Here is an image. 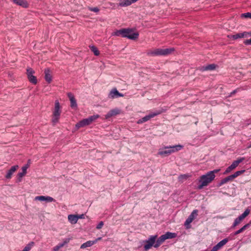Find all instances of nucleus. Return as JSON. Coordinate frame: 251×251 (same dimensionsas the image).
<instances>
[{"label":"nucleus","mask_w":251,"mask_h":251,"mask_svg":"<svg viewBox=\"0 0 251 251\" xmlns=\"http://www.w3.org/2000/svg\"><path fill=\"white\" fill-rule=\"evenodd\" d=\"M67 96L70 99L71 104L70 106L72 108H76L77 107V104L76 102V100L73 95L71 93H68L67 94Z\"/></svg>","instance_id":"nucleus-13"},{"label":"nucleus","mask_w":251,"mask_h":251,"mask_svg":"<svg viewBox=\"0 0 251 251\" xmlns=\"http://www.w3.org/2000/svg\"><path fill=\"white\" fill-rule=\"evenodd\" d=\"M174 50V48L157 49L154 50L150 51L148 54L151 56L167 55L171 53Z\"/></svg>","instance_id":"nucleus-4"},{"label":"nucleus","mask_w":251,"mask_h":251,"mask_svg":"<svg viewBox=\"0 0 251 251\" xmlns=\"http://www.w3.org/2000/svg\"><path fill=\"white\" fill-rule=\"evenodd\" d=\"M197 210H194L193 212L191 213V214L188 217V218L185 221L184 226H186L187 228H190V225L197 215Z\"/></svg>","instance_id":"nucleus-9"},{"label":"nucleus","mask_w":251,"mask_h":251,"mask_svg":"<svg viewBox=\"0 0 251 251\" xmlns=\"http://www.w3.org/2000/svg\"><path fill=\"white\" fill-rule=\"evenodd\" d=\"M187 177V176L186 175H181L178 176L179 180H181L183 179H186Z\"/></svg>","instance_id":"nucleus-42"},{"label":"nucleus","mask_w":251,"mask_h":251,"mask_svg":"<svg viewBox=\"0 0 251 251\" xmlns=\"http://www.w3.org/2000/svg\"><path fill=\"white\" fill-rule=\"evenodd\" d=\"M17 177H18V178H17L18 182H21L22 180V178H20L18 176H17Z\"/></svg>","instance_id":"nucleus-47"},{"label":"nucleus","mask_w":251,"mask_h":251,"mask_svg":"<svg viewBox=\"0 0 251 251\" xmlns=\"http://www.w3.org/2000/svg\"><path fill=\"white\" fill-rule=\"evenodd\" d=\"M233 178L231 176V175H229L227 176V177L222 179L218 184V186L220 187L224 185V184L229 182V181H231L233 180Z\"/></svg>","instance_id":"nucleus-22"},{"label":"nucleus","mask_w":251,"mask_h":251,"mask_svg":"<svg viewBox=\"0 0 251 251\" xmlns=\"http://www.w3.org/2000/svg\"><path fill=\"white\" fill-rule=\"evenodd\" d=\"M29 163H30V160H28V163L25 165L22 168V172L19 173L17 175V176H19L20 178H22L26 174V171L27 169L28 168L29 166Z\"/></svg>","instance_id":"nucleus-15"},{"label":"nucleus","mask_w":251,"mask_h":251,"mask_svg":"<svg viewBox=\"0 0 251 251\" xmlns=\"http://www.w3.org/2000/svg\"><path fill=\"white\" fill-rule=\"evenodd\" d=\"M247 35H251V33L248 32H244L243 33H239L233 35V38L234 39H237L238 38H243L245 36H247Z\"/></svg>","instance_id":"nucleus-26"},{"label":"nucleus","mask_w":251,"mask_h":251,"mask_svg":"<svg viewBox=\"0 0 251 251\" xmlns=\"http://www.w3.org/2000/svg\"><path fill=\"white\" fill-rule=\"evenodd\" d=\"M88 126L85 119H82V120L79 121L76 125L75 127L77 129H78L80 127L85 126Z\"/></svg>","instance_id":"nucleus-31"},{"label":"nucleus","mask_w":251,"mask_h":251,"mask_svg":"<svg viewBox=\"0 0 251 251\" xmlns=\"http://www.w3.org/2000/svg\"><path fill=\"white\" fill-rule=\"evenodd\" d=\"M171 151L169 146H165L159 149L158 154L160 156H167L171 154Z\"/></svg>","instance_id":"nucleus-10"},{"label":"nucleus","mask_w":251,"mask_h":251,"mask_svg":"<svg viewBox=\"0 0 251 251\" xmlns=\"http://www.w3.org/2000/svg\"><path fill=\"white\" fill-rule=\"evenodd\" d=\"M164 241H165V239H164V238H163V236L162 235L161 236H160L157 239L156 241V240H155V243H154V247L155 248H157L158 247H159L163 243V242Z\"/></svg>","instance_id":"nucleus-28"},{"label":"nucleus","mask_w":251,"mask_h":251,"mask_svg":"<svg viewBox=\"0 0 251 251\" xmlns=\"http://www.w3.org/2000/svg\"><path fill=\"white\" fill-rule=\"evenodd\" d=\"M241 17L242 18H249L251 19V13L247 12L241 14Z\"/></svg>","instance_id":"nucleus-39"},{"label":"nucleus","mask_w":251,"mask_h":251,"mask_svg":"<svg viewBox=\"0 0 251 251\" xmlns=\"http://www.w3.org/2000/svg\"><path fill=\"white\" fill-rule=\"evenodd\" d=\"M123 96L124 95L119 93L116 88L112 89L108 94V98L110 99H114Z\"/></svg>","instance_id":"nucleus-11"},{"label":"nucleus","mask_w":251,"mask_h":251,"mask_svg":"<svg viewBox=\"0 0 251 251\" xmlns=\"http://www.w3.org/2000/svg\"><path fill=\"white\" fill-rule=\"evenodd\" d=\"M45 200V196H36L35 198V200H38L40 201H44Z\"/></svg>","instance_id":"nucleus-40"},{"label":"nucleus","mask_w":251,"mask_h":251,"mask_svg":"<svg viewBox=\"0 0 251 251\" xmlns=\"http://www.w3.org/2000/svg\"><path fill=\"white\" fill-rule=\"evenodd\" d=\"M103 226V222L101 221L100 222L97 226L96 228L98 229H100L102 226Z\"/></svg>","instance_id":"nucleus-43"},{"label":"nucleus","mask_w":251,"mask_h":251,"mask_svg":"<svg viewBox=\"0 0 251 251\" xmlns=\"http://www.w3.org/2000/svg\"><path fill=\"white\" fill-rule=\"evenodd\" d=\"M244 160V157L238 158L237 160L234 161L226 169L224 173V174L226 175L229 173L232 170L235 169L239 165V164L243 162Z\"/></svg>","instance_id":"nucleus-5"},{"label":"nucleus","mask_w":251,"mask_h":251,"mask_svg":"<svg viewBox=\"0 0 251 251\" xmlns=\"http://www.w3.org/2000/svg\"><path fill=\"white\" fill-rule=\"evenodd\" d=\"M68 219L71 224H75L77 222V215L70 214L68 216Z\"/></svg>","instance_id":"nucleus-25"},{"label":"nucleus","mask_w":251,"mask_h":251,"mask_svg":"<svg viewBox=\"0 0 251 251\" xmlns=\"http://www.w3.org/2000/svg\"><path fill=\"white\" fill-rule=\"evenodd\" d=\"M77 221L78 219H82L84 218V214L77 215Z\"/></svg>","instance_id":"nucleus-45"},{"label":"nucleus","mask_w":251,"mask_h":251,"mask_svg":"<svg viewBox=\"0 0 251 251\" xmlns=\"http://www.w3.org/2000/svg\"><path fill=\"white\" fill-rule=\"evenodd\" d=\"M101 239V237H99L93 241H88L83 244H82L80 246V249H85L87 247H90L96 244L99 240H100Z\"/></svg>","instance_id":"nucleus-12"},{"label":"nucleus","mask_w":251,"mask_h":251,"mask_svg":"<svg viewBox=\"0 0 251 251\" xmlns=\"http://www.w3.org/2000/svg\"><path fill=\"white\" fill-rule=\"evenodd\" d=\"M133 3L131 0H120L119 5L121 7L129 6Z\"/></svg>","instance_id":"nucleus-27"},{"label":"nucleus","mask_w":251,"mask_h":251,"mask_svg":"<svg viewBox=\"0 0 251 251\" xmlns=\"http://www.w3.org/2000/svg\"><path fill=\"white\" fill-rule=\"evenodd\" d=\"M250 212V209H246L241 215L235 219L231 227L233 228L238 225L241 221L249 214Z\"/></svg>","instance_id":"nucleus-7"},{"label":"nucleus","mask_w":251,"mask_h":251,"mask_svg":"<svg viewBox=\"0 0 251 251\" xmlns=\"http://www.w3.org/2000/svg\"><path fill=\"white\" fill-rule=\"evenodd\" d=\"M214 179V178L208 172L202 175L199 179L200 184L198 185V188L199 189H202L203 187L208 185Z\"/></svg>","instance_id":"nucleus-3"},{"label":"nucleus","mask_w":251,"mask_h":251,"mask_svg":"<svg viewBox=\"0 0 251 251\" xmlns=\"http://www.w3.org/2000/svg\"><path fill=\"white\" fill-rule=\"evenodd\" d=\"M26 72H27V77H28L29 76H30V75H33V74H34V70L30 68H27L26 69Z\"/></svg>","instance_id":"nucleus-36"},{"label":"nucleus","mask_w":251,"mask_h":251,"mask_svg":"<svg viewBox=\"0 0 251 251\" xmlns=\"http://www.w3.org/2000/svg\"><path fill=\"white\" fill-rule=\"evenodd\" d=\"M245 172V170L238 171L236 172L235 173H234L233 174L231 175V176H232L233 179H234V178L237 177L238 176H239L241 175V174H242L243 173H244Z\"/></svg>","instance_id":"nucleus-35"},{"label":"nucleus","mask_w":251,"mask_h":251,"mask_svg":"<svg viewBox=\"0 0 251 251\" xmlns=\"http://www.w3.org/2000/svg\"><path fill=\"white\" fill-rule=\"evenodd\" d=\"M210 251H217L216 250V248H214V247H213V248L212 249V250Z\"/></svg>","instance_id":"nucleus-48"},{"label":"nucleus","mask_w":251,"mask_h":251,"mask_svg":"<svg viewBox=\"0 0 251 251\" xmlns=\"http://www.w3.org/2000/svg\"><path fill=\"white\" fill-rule=\"evenodd\" d=\"M34 245V242H30L24 248L22 251H29L32 247Z\"/></svg>","instance_id":"nucleus-32"},{"label":"nucleus","mask_w":251,"mask_h":251,"mask_svg":"<svg viewBox=\"0 0 251 251\" xmlns=\"http://www.w3.org/2000/svg\"><path fill=\"white\" fill-rule=\"evenodd\" d=\"M100 117V115L98 114L93 115L87 118H85V120L87 125H90L91 123H92L96 120L98 119Z\"/></svg>","instance_id":"nucleus-17"},{"label":"nucleus","mask_w":251,"mask_h":251,"mask_svg":"<svg viewBox=\"0 0 251 251\" xmlns=\"http://www.w3.org/2000/svg\"><path fill=\"white\" fill-rule=\"evenodd\" d=\"M89 9L91 11H93V12H98L99 11V9L97 7H90L89 8Z\"/></svg>","instance_id":"nucleus-41"},{"label":"nucleus","mask_w":251,"mask_h":251,"mask_svg":"<svg viewBox=\"0 0 251 251\" xmlns=\"http://www.w3.org/2000/svg\"><path fill=\"white\" fill-rule=\"evenodd\" d=\"M171 153H174L182 150L183 146L181 145H176L175 146H169Z\"/></svg>","instance_id":"nucleus-21"},{"label":"nucleus","mask_w":251,"mask_h":251,"mask_svg":"<svg viewBox=\"0 0 251 251\" xmlns=\"http://www.w3.org/2000/svg\"><path fill=\"white\" fill-rule=\"evenodd\" d=\"M161 113L160 111H156L154 112H151L149 115L145 116L143 118L139 119L137 123L138 124H141L142 123H144L145 122H146L148 121H149L151 119L154 117L155 116L160 114Z\"/></svg>","instance_id":"nucleus-8"},{"label":"nucleus","mask_w":251,"mask_h":251,"mask_svg":"<svg viewBox=\"0 0 251 251\" xmlns=\"http://www.w3.org/2000/svg\"><path fill=\"white\" fill-rule=\"evenodd\" d=\"M45 79L48 83H50L52 80L50 70L48 68L45 70Z\"/></svg>","instance_id":"nucleus-19"},{"label":"nucleus","mask_w":251,"mask_h":251,"mask_svg":"<svg viewBox=\"0 0 251 251\" xmlns=\"http://www.w3.org/2000/svg\"><path fill=\"white\" fill-rule=\"evenodd\" d=\"M131 0L132 1L133 3H134V2H135L137 1H138V0Z\"/></svg>","instance_id":"nucleus-49"},{"label":"nucleus","mask_w":251,"mask_h":251,"mask_svg":"<svg viewBox=\"0 0 251 251\" xmlns=\"http://www.w3.org/2000/svg\"><path fill=\"white\" fill-rule=\"evenodd\" d=\"M244 43L246 45H251V38L249 39L246 40Z\"/></svg>","instance_id":"nucleus-44"},{"label":"nucleus","mask_w":251,"mask_h":251,"mask_svg":"<svg viewBox=\"0 0 251 251\" xmlns=\"http://www.w3.org/2000/svg\"><path fill=\"white\" fill-rule=\"evenodd\" d=\"M220 171V169H215L212 171L208 172V173L215 178V174L218 173Z\"/></svg>","instance_id":"nucleus-37"},{"label":"nucleus","mask_w":251,"mask_h":251,"mask_svg":"<svg viewBox=\"0 0 251 251\" xmlns=\"http://www.w3.org/2000/svg\"><path fill=\"white\" fill-rule=\"evenodd\" d=\"M89 48L96 56H98L100 54L99 51L95 46H90Z\"/></svg>","instance_id":"nucleus-33"},{"label":"nucleus","mask_w":251,"mask_h":251,"mask_svg":"<svg viewBox=\"0 0 251 251\" xmlns=\"http://www.w3.org/2000/svg\"><path fill=\"white\" fill-rule=\"evenodd\" d=\"M120 112V110L118 109H113L109 111L105 115V119H107L112 116L117 115Z\"/></svg>","instance_id":"nucleus-16"},{"label":"nucleus","mask_w":251,"mask_h":251,"mask_svg":"<svg viewBox=\"0 0 251 251\" xmlns=\"http://www.w3.org/2000/svg\"><path fill=\"white\" fill-rule=\"evenodd\" d=\"M216 65L214 64H209L206 66H202L200 70L201 71H206L208 70H214L216 69Z\"/></svg>","instance_id":"nucleus-20"},{"label":"nucleus","mask_w":251,"mask_h":251,"mask_svg":"<svg viewBox=\"0 0 251 251\" xmlns=\"http://www.w3.org/2000/svg\"><path fill=\"white\" fill-rule=\"evenodd\" d=\"M228 242L227 238H225L219 242L217 245L213 247L216 248L217 251L220 250L223 246H224Z\"/></svg>","instance_id":"nucleus-24"},{"label":"nucleus","mask_w":251,"mask_h":251,"mask_svg":"<svg viewBox=\"0 0 251 251\" xmlns=\"http://www.w3.org/2000/svg\"><path fill=\"white\" fill-rule=\"evenodd\" d=\"M248 148H251V144L249 145Z\"/></svg>","instance_id":"nucleus-50"},{"label":"nucleus","mask_w":251,"mask_h":251,"mask_svg":"<svg viewBox=\"0 0 251 251\" xmlns=\"http://www.w3.org/2000/svg\"><path fill=\"white\" fill-rule=\"evenodd\" d=\"M251 226V220L247 224L244 225L242 227H241L239 230L236 231L234 233V235H237L241 232H242L244 230L249 227Z\"/></svg>","instance_id":"nucleus-30"},{"label":"nucleus","mask_w":251,"mask_h":251,"mask_svg":"<svg viewBox=\"0 0 251 251\" xmlns=\"http://www.w3.org/2000/svg\"><path fill=\"white\" fill-rule=\"evenodd\" d=\"M69 241H70L69 238L65 239L63 242L60 243L57 245L55 246L53 249V251H58L59 250V249H60L61 248L64 246L66 244H68L69 242Z\"/></svg>","instance_id":"nucleus-18"},{"label":"nucleus","mask_w":251,"mask_h":251,"mask_svg":"<svg viewBox=\"0 0 251 251\" xmlns=\"http://www.w3.org/2000/svg\"><path fill=\"white\" fill-rule=\"evenodd\" d=\"M27 77H28L29 81L31 83H32L33 84H36L37 83V78L34 75H30Z\"/></svg>","instance_id":"nucleus-34"},{"label":"nucleus","mask_w":251,"mask_h":251,"mask_svg":"<svg viewBox=\"0 0 251 251\" xmlns=\"http://www.w3.org/2000/svg\"><path fill=\"white\" fill-rule=\"evenodd\" d=\"M237 92V90H233L232 92H231L230 93V96H232L233 95H234V94H235Z\"/></svg>","instance_id":"nucleus-46"},{"label":"nucleus","mask_w":251,"mask_h":251,"mask_svg":"<svg viewBox=\"0 0 251 251\" xmlns=\"http://www.w3.org/2000/svg\"><path fill=\"white\" fill-rule=\"evenodd\" d=\"M162 236L165 240L168 239L176 238L177 236V234L174 232H167L164 234H163Z\"/></svg>","instance_id":"nucleus-23"},{"label":"nucleus","mask_w":251,"mask_h":251,"mask_svg":"<svg viewBox=\"0 0 251 251\" xmlns=\"http://www.w3.org/2000/svg\"><path fill=\"white\" fill-rule=\"evenodd\" d=\"M14 3L22 6L23 7H27L28 4L25 0H13Z\"/></svg>","instance_id":"nucleus-29"},{"label":"nucleus","mask_w":251,"mask_h":251,"mask_svg":"<svg viewBox=\"0 0 251 251\" xmlns=\"http://www.w3.org/2000/svg\"><path fill=\"white\" fill-rule=\"evenodd\" d=\"M44 201L50 202L54 201L55 200H54V199L53 198H52L51 197H50V196H45Z\"/></svg>","instance_id":"nucleus-38"},{"label":"nucleus","mask_w":251,"mask_h":251,"mask_svg":"<svg viewBox=\"0 0 251 251\" xmlns=\"http://www.w3.org/2000/svg\"><path fill=\"white\" fill-rule=\"evenodd\" d=\"M61 113V109L59 102L58 100H56L55 101L54 108L52 112V116L51 119V122L53 125H55L58 122Z\"/></svg>","instance_id":"nucleus-2"},{"label":"nucleus","mask_w":251,"mask_h":251,"mask_svg":"<svg viewBox=\"0 0 251 251\" xmlns=\"http://www.w3.org/2000/svg\"><path fill=\"white\" fill-rule=\"evenodd\" d=\"M157 237L156 235L151 236L148 239L143 241L144 243H146L144 245V250L147 251L150 249L152 246L154 247L155 240Z\"/></svg>","instance_id":"nucleus-6"},{"label":"nucleus","mask_w":251,"mask_h":251,"mask_svg":"<svg viewBox=\"0 0 251 251\" xmlns=\"http://www.w3.org/2000/svg\"><path fill=\"white\" fill-rule=\"evenodd\" d=\"M113 35L121 36L131 40H135L139 37V33L131 28H122L117 30L113 33Z\"/></svg>","instance_id":"nucleus-1"},{"label":"nucleus","mask_w":251,"mask_h":251,"mask_svg":"<svg viewBox=\"0 0 251 251\" xmlns=\"http://www.w3.org/2000/svg\"><path fill=\"white\" fill-rule=\"evenodd\" d=\"M19 168L18 165H14L11 167V168L7 172L5 177L6 179H10L14 174V173Z\"/></svg>","instance_id":"nucleus-14"}]
</instances>
